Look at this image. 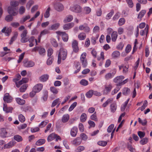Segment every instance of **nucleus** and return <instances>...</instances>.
<instances>
[{"mask_svg":"<svg viewBox=\"0 0 152 152\" xmlns=\"http://www.w3.org/2000/svg\"><path fill=\"white\" fill-rule=\"evenodd\" d=\"M3 109L4 111H5L6 112L9 113L11 112L13 109L11 107H8L6 105L4 104Z\"/></svg>","mask_w":152,"mask_h":152,"instance_id":"nucleus-28","label":"nucleus"},{"mask_svg":"<svg viewBox=\"0 0 152 152\" xmlns=\"http://www.w3.org/2000/svg\"><path fill=\"white\" fill-rule=\"evenodd\" d=\"M15 8L12 7H9L8 8V12L10 15L13 16H15L17 15L18 13L16 11Z\"/></svg>","mask_w":152,"mask_h":152,"instance_id":"nucleus-10","label":"nucleus"},{"mask_svg":"<svg viewBox=\"0 0 152 152\" xmlns=\"http://www.w3.org/2000/svg\"><path fill=\"white\" fill-rule=\"evenodd\" d=\"M70 9L71 11L77 13L80 12L82 11L81 7L78 5H76L71 7Z\"/></svg>","mask_w":152,"mask_h":152,"instance_id":"nucleus-11","label":"nucleus"},{"mask_svg":"<svg viewBox=\"0 0 152 152\" xmlns=\"http://www.w3.org/2000/svg\"><path fill=\"white\" fill-rule=\"evenodd\" d=\"M125 20L124 18H120L118 21L119 26H121L123 25L125 23Z\"/></svg>","mask_w":152,"mask_h":152,"instance_id":"nucleus-63","label":"nucleus"},{"mask_svg":"<svg viewBox=\"0 0 152 152\" xmlns=\"http://www.w3.org/2000/svg\"><path fill=\"white\" fill-rule=\"evenodd\" d=\"M82 142V139L79 137H77L72 142V143L73 145H80Z\"/></svg>","mask_w":152,"mask_h":152,"instance_id":"nucleus-17","label":"nucleus"},{"mask_svg":"<svg viewBox=\"0 0 152 152\" xmlns=\"http://www.w3.org/2000/svg\"><path fill=\"white\" fill-rule=\"evenodd\" d=\"M126 1L129 7L132 8L133 7L134 4L132 0H126Z\"/></svg>","mask_w":152,"mask_h":152,"instance_id":"nucleus-46","label":"nucleus"},{"mask_svg":"<svg viewBox=\"0 0 152 152\" xmlns=\"http://www.w3.org/2000/svg\"><path fill=\"white\" fill-rule=\"evenodd\" d=\"M124 78V77L122 75L117 76L114 79L113 81L115 83H118L117 84V86H121L127 83L129 80L128 79H126L123 81Z\"/></svg>","mask_w":152,"mask_h":152,"instance_id":"nucleus-1","label":"nucleus"},{"mask_svg":"<svg viewBox=\"0 0 152 152\" xmlns=\"http://www.w3.org/2000/svg\"><path fill=\"white\" fill-rule=\"evenodd\" d=\"M62 37L63 40L64 42H67L68 39V36L65 32L62 35Z\"/></svg>","mask_w":152,"mask_h":152,"instance_id":"nucleus-41","label":"nucleus"},{"mask_svg":"<svg viewBox=\"0 0 152 152\" xmlns=\"http://www.w3.org/2000/svg\"><path fill=\"white\" fill-rule=\"evenodd\" d=\"M7 132L4 128H2L0 129V134L1 136L3 137H6Z\"/></svg>","mask_w":152,"mask_h":152,"instance_id":"nucleus-19","label":"nucleus"},{"mask_svg":"<svg viewBox=\"0 0 152 152\" xmlns=\"http://www.w3.org/2000/svg\"><path fill=\"white\" fill-rule=\"evenodd\" d=\"M19 120L21 122H23L25 120V118L24 116L22 114H20L18 116Z\"/></svg>","mask_w":152,"mask_h":152,"instance_id":"nucleus-56","label":"nucleus"},{"mask_svg":"<svg viewBox=\"0 0 152 152\" xmlns=\"http://www.w3.org/2000/svg\"><path fill=\"white\" fill-rule=\"evenodd\" d=\"M73 18L72 16L69 15L67 16L65 19L64 20V22L66 23L71 21Z\"/></svg>","mask_w":152,"mask_h":152,"instance_id":"nucleus-25","label":"nucleus"},{"mask_svg":"<svg viewBox=\"0 0 152 152\" xmlns=\"http://www.w3.org/2000/svg\"><path fill=\"white\" fill-rule=\"evenodd\" d=\"M78 45V42L76 40H74L72 43V45L73 50L75 53H77L79 50Z\"/></svg>","mask_w":152,"mask_h":152,"instance_id":"nucleus-6","label":"nucleus"},{"mask_svg":"<svg viewBox=\"0 0 152 152\" xmlns=\"http://www.w3.org/2000/svg\"><path fill=\"white\" fill-rule=\"evenodd\" d=\"M79 28L81 30H84V31L86 33H88L90 31L89 27L87 24L85 23L79 26Z\"/></svg>","mask_w":152,"mask_h":152,"instance_id":"nucleus-9","label":"nucleus"},{"mask_svg":"<svg viewBox=\"0 0 152 152\" xmlns=\"http://www.w3.org/2000/svg\"><path fill=\"white\" fill-rule=\"evenodd\" d=\"M87 119V115L85 113H83L80 117V120L81 122H83L86 121Z\"/></svg>","mask_w":152,"mask_h":152,"instance_id":"nucleus-36","label":"nucleus"},{"mask_svg":"<svg viewBox=\"0 0 152 152\" xmlns=\"http://www.w3.org/2000/svg\"><path fill=\"white\" fill-rule=\"evenodd\" d=\"M111 111L113 113L115 112L117 108V106L116 103H113L111 104L110 106Z\"/></svg>","mask_w":152,"mask_h":152,"instance_id":"nucleus-31","label":"nucleus"},{"mask_svg":"<svg viewBox=\"0 0 152 152\" xmlns=\"http://www.w3.org/2000/svg\"><path fill=\"white\" fill-rule=\"evenodd\" d=\"M91 119L95 121H97L98 119L97 117L96 113V112L94 113L91 116Z\"/></svg>","mask_w":152,"mask_h":152,"instance_id":"nucleus-49","label":"nucleus"},{"mask_svg":"<svg viewBox=\"0 0 152 152\" xmlns=\"http://www.w3.org/2000/svg\"><path fill=\"white\" fill-rule=\"evenodd\" d=\"M16 100L17 102L19 105H22L24 104L25 103V101L24 100L21 99L19 98H17L16 99Z\"/></svg>","mask_w":152,"mask_h":152,"instance_id":"nucleus-30","label":"nucleus"},{"mask_svg":"<svg viewBox=\"0 0 152 152\" xmlns=\"http://www.w3.org/2000/svg\"><path fill=\"white\" fill-rule=\"evenodd\" d=\"M50 89L51 91L54 94H57L58 92V89L54 87H51Z\"/></svg>","mask_w":152,"mask_h":152,"instance_id":"nucleus-45","label":"nucleus"},{"mask_svg":"<svg viewBox=\"0 0 152 152\" xmlns=\"http://www.w3.org/2000/svg\"><path fill=\"white\" fill-rule=\"evenodd\" d=\"M77 104V103L76 102H74L70 106V107L69 108V111H72L74 108L76 106Z\"/></svg>","mask_w":152,"mask_h":152,"instance_id":"nucleus-61","label":"nucleus"},{"mask_svg":"<svg viewBox=\"0 0 152 152\" xmlns=\"http://www.w3.org/2000/svg\"><path fill=\"white\" fill-rule=\"evenodd\" d=\"M14 139L18 142H19L22 141L23 139L20 135H16L14 137Z\"/></svg>","mask_w":152,"mask_h":152,"instance_id":"nucleus-44","label":"nucleus"},{"mask_svg":"<svg viewBox=\"0 0 152 152\" xmlns=\"http://www.w3.org/2000/svg\"><path fill=\"white\" fill-rule=\"evenodd\" d=\"M148 138L147 137H145L140 141V143L141 144L143 145L146 144L148 142Z\"/></svg>","mask_w":152,"mask_h":152,"instance_id":"nucleus-47","label":"nucleus"},{"mask_svg":"<svg viewBox=\"0 0 152 152\" xmlns=\"http://www.w3.org/2000/svg\"><path fill=\"white\" fill-rule=\"evenodd\" d=\"M53 56L49 57L47 61V64L48 65H51L53 63Z\"/></svg>","mask_w":152,"mask_h":152,"instance_id":"nucleus-39","label":"nucleus"},{"mask_svg":"<svg viewBox=\"0 0 152 152\" xmlns=\"http://www.w3.org/2000/svg\"><path fill=\"white\" fill-rule=\"evenodd\" d=\"M48 122V121H43L41 122V123L39 124V126L40 128H43L45 126L47 123Z\"/></svg>","mask_w":152,"mask_h":152,"instance_id":"nucleus-58","label":"nucleus"},{"mask_svg":"<svg viewBox=\"0 0 152 152\" xmlns=\"http://www.w3.org/2000/svg\"><path fill=\"white\" fill-rule=\"evenodd\" d=\"M77 132V127H74L72 128L71 131V134L73 137H75Z\"/></svg>","mask_w":152,"mask_h":152,"instance_id":"nucleus-21","label":"nucleus"},{"mask_svg":"<svg viewBox=\"0 0 152 152\" xmlns=\"http://www.w3.org/2000/svg\"><path fill=\"white\" fill-rule=\"evenodd\" d=\"M91 11V9L89 7H85L84 8V11L86 14H89Z\"/></svg>","mask_w":152,"mask_h":152,"instance_id":"nucleus-64","label":"nucleus"},{"mask_svg":"<svg viewBox=\"0 0 152 152\" xmlns=\"http://www.w3.org/2000/svg\"><path fill=\"white\" fill-rule=\"evenodd\" d=\"M67 56V51L63 48H61L58 56L61 58L63 60H64L66 57Z\"/></svg>","mask_w":152,"mask_h":152,"instance_id":"nucleus-2","label":"nucleus"},{"mask_svg":"<svg viewBox=\"0 0 152 152\" xmlns=\"http://www.w3.org/2000/svg\"><path fill=\"white\" fill-rule=\"evenodd\" d=\"M129 99H128L126 101L125 103H124V104H123V105L121 107V110L122 111H123L124 110H125L126 106L128 103V102L129 101Z\"/></svg>","mask_w":152,"mask_h":152,"instance_id":"nucleus-52","label":"nucleus"},{"mask_svg":"<svg viewBox=\"0 0 152 152\" xmlns=\"http://www.w3.org/2000/svg\"><path fill=\"white\" fill-rule=\"evenodd\" d=\"M86 53H83L81 54L80 58V61L84 67H86L87 64V60L86 58Z\"/></svg>","mask_w":152,"mask_h":152,"instance_id":"nucleus-3","label":"nucleus"},{"mask_svg":"<svg viewBox=\"0 0 152 152\" xmlns=\"http://www.w3.org/2000/svg\"><path fill=\"white\" fill-rule=\"evenodd\" d=\"M30 18V16L29 15L24 16L20 19V23L21 24H23L26 21L29 19Z\"/></svg>","mask_w":152,"mask_h":152,"instance_id":"nucleus-20","label":"nucleus"},{"mask_svg":"<svg viewBox=\"0 0 152 152\" xmlns=\"http://www.w3.org/2000/svg\"><path fill=\"white\" fill-rule=\"evenodd\" d=\"M10 5L11 7H15L18 6L19 5V2L16 1H12L10 2Z\"/></svg>","mask_w":152,"mask_h":152,"instance_id":"nucleus-29","label":"nucleus"},{"mask_svg":"<svg viewBox=\"0 0 152 152\" xmlns=\"http://www.w3.org/2000/svg\"><path fill=\"white\" fill-rule=\"evenodd\" d=\"M56 138V141H57L58 139L60 140V139L59 136H57V134L53 133L48 136L47 138V140L48 142H50Z\"/></svg>","mask_w":152,"mask_h":152,"instance_id":"nucleus-8","label":"nucleus"},{"mask_svg":"<svg viewBox=\"0 0 152 152\" xmlns=\"http://www.w3.org/2000/svg\"><path fill=\"white\" fill-rule=\"evenodd\" d=\"M113 101L112 98H109L102 104V107H106L110 103H111Z\"/></svg>","mask_w":152,"mask_h":152,"instance_id":"nucleus-38","label":"nucleus"},{"mask_svg":"<svg viewBox=\"0 0 152 152\" xmlns=\"http://www.w3.org/2000/svg\"><path fill=\"white\" fill-rule=\"evenodd\" d=\"M28 87V85L27 84H24L20 88V91L21 92H23L25 91Z\"/></svg>","mask_w":152,"mask_h":152,"instance_id":"nucleus-43","label":"nucleus"},{"mask_svg":"<svg viewBox=\"0 0 152 152\" xmlns=\"http://www.w3.org/2000/svg\"><path fill=\"white\" fill-rule=\"evenodd\" d=\"M118 67L120 70L123 69L122 72L124 74H126L128 72L129 67L128 65H125L123 64H121V66H119Z\"/></svg>","mask_w":152,"mask_h":152,"instance_id":"nucleus-7","label":"nucleus"},{"mask_svg":"<svg viewBox=\"0 0 152 152\" xmlns=\"http://www.w3.org/2000/svg\"><path fill=\"white\" fill-rule=\"evenodd\" d=\"M130 92V89L128 88H124L123 89L122 92L123 94L125 95H126L129 94Z\"/></svg>","mask_w":152,"mask_h":152,"instance_id":"nucleus-37","label":"nucleus"},{"mask_svg":"<svg viewBox=\"0 0 152 152\" xmlns=\"http://www.w3.org/2000/svg\"><path fill=\"white\" fill-rule=\"evenodd\" d=\"M13 15L10 14L7 15L5 18V20L8 22L12 21L13 19Z\"/></svg>","mask_w":152,"mask_h":152,"instance_id":"nucleus-32","label":"nucleus"},{"mask_svg":"<svg viewBox=\"0 0 152 152\" xmlns=\"http://www.w3.org/2000/svg\"><path fill=\"white\" fill-rule=\"evenodd\" d=\"M148 105V102L146 100H145L144 102L143 105L141 107L140 109L141 111H143L147 106Z\"/></svg>","mask_w":152,"mask_h":152,"instance_id":"nucleus-62","label":"nucleus"},{"mask_svg":"<svg viewBox=\"0 0 152 152\" xmlns=\"http://www.w3.org/2000/svg\"><path fill=\"white\" fill-rule=\"evenodd\" d=\"M146 12V11L145 10H142L139 13L138 16L137 18L141 19L144 16Z\"/></svg>","mask_w":152,"mask_h":152,"instance_id":"nucleus-34","label":"nucleus"},{"mask_svg":"<svg viewBox=\"0 0 152 152\" xmlns=\"http://www.w3.org/2000/svg\"><path fill=\"white\" fill-rule=\"evenodd\" d=\"M49 30H49V28L48 29H44L41 32L39 37H41L43 35L49 34L50 33V32L49 31Z\"/></svg>","mask_w":152,"mask_h":152,"instance_id":"nucleus-35","label":"nucleus"},{"mask_svg":"<svg viewBox=\"0 0 152 152\" xmlns=\"http://www.w3.org/2000/svg\"><path fill=\"white\" fill-rule=\"evenodd\" d=\"M51 42L54 47H56L58 46V43L55 39H51Z\"/></svg>","mask_w":152,"mask_h":152,"instance_id":"nucleus-59","label":"nucleus"},{"mask_svg":"<svg viewBox=\"0 0 152 152\" xmlns=\"http://www.w3.org/2000/svg\"><path fill=\"white\" fill-rule=\"evenodd\" d=\"M38 51L39 53L41 55L44 56L45 55V50L44 48L40 47Z\"/></svg>","mask_w":152,"mask_h":152,"instance_id":"nucleus-40","label":"nucleus"},{"mask_svg":"<svg viewBox=\"0 0 152 152\" xmlns=\"http://www.w3.org/2000/svg\"><path fill=\"white\" fill-rule=\"evenodd\" d=\"M18 35V33L17 32H15L14 33L13 36L11 39L10 42L9 43L11 45L12 44L13 42L17 38Z\"/></svg>","mask_w":152,"mask_h":152,"instance_id":"nucleus-24","label":"nucleus"},{"mask_svg":"<svg viewBox=\"0 0 152 152\" xmlns=\"http://www.w3.org/2000/svg\"><path fill=\"white\" fill-rule=\"evenodd\" d=\"M60 24L59 23H56L52 25L50 27H49V30H56L59 27Z\"/></svg>","mask_w":152,"mask_h":152,"instance_id":"nucleus-14","label":"nucleus"},{"mask_svg":"<svg viewBox=\"0 0 152 152\" xmlns=\"http://www.w3.org/2000/svg\"><path fill=\"white\" fill-rule=\"evenodd\" d=\"M48 91H45L44 93V96H42V98L44 101H45L47 100L48 96Z\"/></svg>","mask_w":152,"mask_h":152,"instance_id":"nucleus-50","label":"nucleus"},{"mask_svg":"<svg viewBox=\"0 0 152 152\" xmlns=\"http://www.w3.org/2000/svg\"><path fill=\"white\" fill-rule=\"evenodd\" d=\"M3 99L5 102L8 103L11 102L12 101V97L10 96L9 94L7 93H6L3 98Z\"/></svg>","mask_w":152,"mask_h":152,"instance_id":"nucleus-12","label":"nucleus"},{"mask_svg":"<svg viewBox=\"0 0 152 152\" xmlns=\"http://www.w3.org/2000/svg\"><path fill=\"white\" fill-rule=\"evenodd\" d=\"M45 140L44 139H40L39 140L36 142V145L37 146L42 145L45 142Z\"/></svg>","mask_w":152,"mask_h":152,"instance_id":"nucleus-33","label":"nucleus"},{"mask_svg":"<svg viewBox=\"0 0 152 152\" xmlns=\"http://www.w3.org/2000/svg\"><path fill=\"white\" fill-rule=\"evenodd\" d=\"M74 24L73 23H70L64 25L63 28L65 30H68L72 27L74 26Z\"/></svg>","mask_w":152,"mask_h":152,"instance_id":"nucleus-15","label":"nucleus"},{"mask_svg":"<svg viewBox=\"0 0 152 152\" xmlns=\"http://www.w3.org/2000/svg\"><path fill=\"white\" fill-rule=\"evenodd\" d=\"M98 145L102 146H106L107 144V142L104 141H99L98 143Z\"/></svg>","mask_w":152,"mask_h":152,"instance_id":"nucleus-57","label":"nucleus"},{"mask_svg":"<svg viewBox=\"0 0 152 152\" xmlns=\"http://www.w3.org/2000/svg\"><path fill=\"white\" fill-rule=\"evenodd\" d=\"M111 39L112 41L115 42L117 37L118 34L116 31H113L111 34Z\"/></svg>","mask_w":152,"mask_h":152,"instance_id":"nucleus-26","label":"nucleus"},{"mask_svg":"<svg viewBox=\"0 0 152 152\" xmlns=\"http://www.w3.org/2000/svg\"><path fill=\"white\" fill-rule=\"evenodd\" d=\"M23 66L26 67H31L35 65L34 62L31 61H28L27 59H24L23 61Z\"/></svg>","mask_w":152,"mask_h":152,"instance_id":"nucleus-5","label":"nucleus"},{"mask_svg":"<svg viewBox=\"0 0 152 152\" xmlns=\"http://www.w3.org/2000/svg\"><path fill=\"white\" fill-rule=\"evenodd\" d=\"M10 25L13 27L16 28L20 26V23L18 22H13L11 23Z\"/></svg>","mask_w":152,"mask_h":152,"instance_id":"nucleus-60","label":"nucleus"},{"mask_svg":"<svg viewBox=\"0 0 152 152\" xmlns=\"http://www.w3.org/2000/svg\"><path fill=\"white\" fill-rule=\"evenodd\" d=\"M138 120L139 122L142 124L143 126H145L146 124L147 121L146 119L144 120L143 121L140 118H138Z\"/></svg>","mask_w":152,"mask_h":152,"instance_id":"nucleus-51","label":"nucleus"},{"mask_svg":"<svg viewBox=\"0 0 152 152\" xmlns=\"http://www.w3.org/2000/svg\"><path fill=\"white\" fill-rule=\"evenodd\" d=\"M43 85L41 83H38L33 88V90H35L37 93L39 92L42 89Z\"/></svg>","mask_w":152,"mask_h":152,"instance_id":"nucleus-13","label":"nucleus"},{"mask_svg":"<svg viewBox=\"0 0 152 152\" xmlns=\"http://www.w3.org/2000/svg\"><path fill=\"white\" fill-rule=\"evenodd\" d=\"M120 56V53L119 51H115L112 54V57L114 58H118Z\"/></svg>","mask_w":152,"mask_h":152,"instance_id":"nucleus-27","label":"nucleus"},{"mask_svg":"<svg viewBox=\"0 0 152 152\" xmlns=\"http://www.w3.org/2000/svg\"><path fill=\"white\" fill-rule=\"evenodd\" d=\"M49 75L47 74L43 75L39 77V80L41 82H45L48 79Z\"/></svg>","mask_w":152,"mask_h":152,"instance_id":"nucleus-16","label":"nucleus"},{"mask_svg":"<svg viewBox=\"0 0 152 152\" xmlns=\"http://www.w3.org/2000/svg\"><path fill=\"white\" fill-rule=\"evenodd\" d=\"M69 118V116L68 114H65L63 115L61 119V121L63 123L67 122Z\"/></svg>","mask_w":152,"mask_h":152,"instance_id":"nucleus-22","label":"nucleus"},{"mask_svg":"<svg viewBox=\"0 0 152 152\" xmlns=\"http://www.w3.org/2000/svg\"><path fill=\"white\" fill-rule=\"evenodd\" d=\"M80 83L83 86H86L88 84V82L85 79H82L80 81Z\"/></svg>","mask_w":152,"mask_h":152,"instance_id":"nucleus-53","label":"nucleus"},{"mask_svg":"<svg viewBox=\"0 0 152 152\" xmlns=\"http://www.w3.org/2000/svg\"><path fill=\"white\" fill-rule=\"evenodd\" d=\"M34 3V1L32 0L29 1L27 3L26 7L27 9L29 10L31 5Z\"/></svg>","mask_w":152,"mask_h":152,"instance_id":"nucleus-54","label":"nucleus"},{"mask_svg":"<svg viewBox=\"0 0 152 152\" xmlns=\"http://www.w3.org/2000/svg\"><path fill=\"white\" fill-rule=\"evenodd\" d=\"M50 8L49 6L48 7V8L47 9L45 14L44 17L45 18H48L50 16Z\"/></svg>","mask_w":152,"mask_h":152,"instance_id":"nucleus-42","label":"nucleus"},{"mask_svg":"<svg viewBox=\"0 0 152 152\" xmlns=\"http://www.w3.org/2000/svg\"><path fill=\"white\" fill-rule=\"evenodd\" d=\"M25 7L23 6H21L19 9V13L20 14L22 15L25 12Z\"/></svg>","mask_w":152,"mask_h":152,"instance_id":"nucleus-48","label":"nucleus"},{"mask_svg":"<svg viewBox=\"0 0 152 152\" xmlns=\"http://www.w3.org/2000/svg\"><path fill=\"white\" fill-rule=\"evenodd\" d=\"M53 6L54 9L58 11L61 12L64 10V6L60 3L56 2L54 4Z\"/></svg>","mask_w":152,"mask_h":152,"instance_id":"nucleus-4","label":"nucleus"},{"mask_svg":"<svg viewBox=\"0 0 152 152\" xmlns=\"http://www.w3.org/2000/svg\"><path fill=\"white\" fill-rule=\"evenodd\" d=\"M86 37V35L85 33L81 32L78 35V38L80 40H84Z\"/></svg>","mask_w":152,"mask_h":152,"instance_id":"nucleus-23","label":"nucleus"},{"mask_svg":"<svg viewBox=\"0 0 152 152\" xmlns=\"http://www.w3.org/2000/svg\"><path fill=\"white\" fill-rule=\"evenodd\" d=\"M93 94V91L91 90L86 93V96L88 98H90L92 97Z\"/></svg>","mask_w":152,"mask_h":152,"instance_id":"nucleus-55","label":"nucleus"},{"mask_svg":"<svg viewBox=\"0 0 152 152\" xmlns=\"http://www.w3.org/2000/svg\"><path fill=\"white\" fill-rule=\"evenodd\" d=\"M115 73H107L104 76V78L106 80H109L112 78L114 77Z\"/></svg>","mask_w":152,"mask_h":152,"instance_id":"nucleus-18","label":"nucleus"}]
</instances>
